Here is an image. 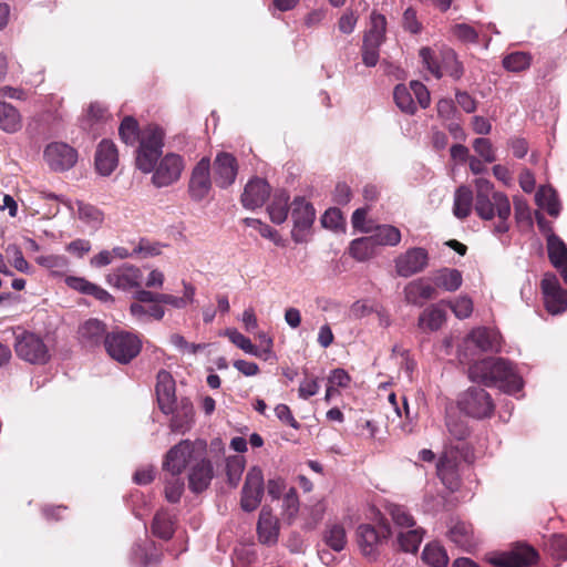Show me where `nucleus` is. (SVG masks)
Returning <instances> with one entry per match:
<instances>
[{
  "instance_id": "nucleus-1",
  "label": "nucleus",
  "mask_w": 567,
  "mask_h": 567,
  "mask_svg": "<svg viewBox=\"0 0 567 567\" xmlns=\"http://www.w3.org/2000/svg\"><path fill=\"white\" fill-rule=\"evenodd\" d=\"M474 209L483 220H492L497 217L493 228L494 235H503L509 230V216L512 207L506 194L497 192L492 182L485 178H476Z\"/></svg>"
},
{
  "instance_id": "nucleus-2",
  "label": "nucleus",
  "mask_w": 567,
  "mask_h": 567,
  "mask_svg": "<svg viewBox=\"0 0 567 567\" xmlns=\"http://www.w3.org/2000/svg\"><path fill=\"white\" fill-rule=\"evenodd\" d=\"M468 378L473 382L486 386H497L508 394H515L523 389V379L513 364L503 358H486L474 362L468 368Z\"/></svg>"
},
{
  "instance_id": "nucleus-3",
  "label": "nucleus",
  "mask_w": 567,
  "mask_h": 567,
  "mask_svg": "<svg viewBox=\"0 0 567 567\" xmlns=\"http://www.w3.org/2000/svg\"><path fill=\"white\" fill-rule=\"evenodd\" d=\"M164 136V131L155 124H148L141 130L135 162L143 173H152L154 169V164L163 152Z\"/></svg>"
},
{
  "instance_id": "nucleus-4",
  "label": "nucleus",
  "mask_w": 567,
  "mask_h": 567,
  "mask_svg": "<svg viewBox=\"0 0 567 567\" xmlns=\"http://www.w3.org/2000/svg\"><path fill=\"white\" fill-rule=\"evenodd\" d=\"M104 348L113 360L127 364L140 354L142 341L135 333L116 330L106 334Z\"/></svg>"
},
{
  "instance_id": "nucleus-5",
  "label": "nucleus",
  "mask_w": 567,
  "mask_h": 567,
  "mask_svg": "<svg viewBox=\"0 0 567 567\" xmlns=\"http://www.w3.org/2000/svg\"><path fill=\"white\" fill-rule=\"evenodd\" d=\"M14 351L19 359L31 364H45L50 359V350L43 339L37 333L20 330L14 331Z\"/></svg>"
},
{
  "instance_id": "nucleus-6",
  "label": "nucleus",
  "mask_w": 567,
  "mask_h": 567,
  "mask_svg": "<svg viewBox=\"0 0 567 567\" xmlns=\"http://www.w3.org/2000/svg\"><path fill=\"white\" fill-rule=\"evenodd\" d=\"M420 56L426 69L437 79L443 74L456 80L463 75V65L457 60L455 51L450 48H442L440 56H436L430 48H422Z\"/></svg>"
},
{
  "instance_id": "nucleus-7",
  "label": "nucleus",
  "mask_w": 567,
  "mask_h": 567,
  "mask_svg": "<svg viewBox=\"0 0 567 567\" xmlns=\"http://www.w3.org/2000/svg\"><path fill=\"white\" fill-rule=\"evenodd\" d=\"M206 443L204 441H182L173 446L166 454L164 468L174 475H179L186 466H192L200 454H205Z\"/></svg>"
},
{
  "instance_id": "nucleus-8",
  "label": "nucleus",
  "mask_w": 567,
  "mask_h": 567,
  "mask_svg": "<svg viewBox=\"0 0 567 567\" xmlns=\"http://www.w3.org/2000/svg\"><path fill=\"white\" fill-rule=\"evenodd\" d=\"M393 96L396 106L408 114H414L417 110L413 96L423 109H426L431 102L429 90L419 81H411L409 87L404 84H398L394 87Z\"/></svg>"
},
{
  "instance_id": "nucleus-9",
  "label": "nucleus",
  "mask_w": 567,
  "mask_h": 567,
  "mask_svg": "<svg viewBox=\"0 0 567 567\" xmlns=\"http://www.w3.org/2000/svg\"><path fill=\"white\" fill-rule=\"evenodd\" d=\"M291 218L293 228L291 237L295 243L302 244L308 241L309 231L316 219V210L311 203L305 197H296L291 203Z\"/></svg>"
},
{
  "instance_id": "nucleus-10",
  "label": "nucleus",
  "mask_w": 567,
  "mask_h": 567,
  "mask_svg": "<svg viewBox=\"0 0 567 567\" xmlns=\"http://www.w3.org/2000/svg\"><path fill=\"white\" fill-rule=\"evenodd\" d=\"M185 168L183 156L176 153H167L154 164L152 182L158 187H167L176 183Z\"/></svg>"
},
{
  "instance_id": "nucleus-11",
  "label": "nucleus",
  "mask_w": 567,
  "mask_h": 567,
  "mask_svg": "<svg viewBox=\"0 0 567 567\" xmlns=\"http://www.w3.org/2000/svg\"><path fill=\"white\" fill-rule=\"evenodd\" d=\"M499 333L489 328L480 327L473 329L471 333L464 339L463 348L460 351V361L466 363L468 361L467 351L472 348H477L482 352H497L501 349Z\"/></svg>"
},
{
  "instance_id": "nucleus-12",
  "label": "nucleus",
  "mask_w": 567,
  "mask_h": 567,
  "mask_svg": "<svg viewBox=\"0 0 567 567\" xmlns=\"http://www.w3.org/2000/svg\"><path fill=\"white\" fill-rule=\"evenodd\" d=\"M458 405L463 412L476 419L491 416L495 408L491 395L481 388H470L462 394Z\"/></svg>"
},
{
  "instance_id": "nucleus-13",
  "label": "nucleus",
  "mask_w": 567,
  "mask_h": 567,
  "mask_svg": "<svg viewBox=\"0 0 567 567\" xmlns=\"http://www.w3.org/2000/svg\"><path fill=\"white\" fill-rule=\"evenodd\" d=\"M391 535L389 525L380 524L378 527L370 524L359 525L357 542L363 556L374 560L378 556L379 545Z\"/></svg>"
},
{
  "instance_id": "nucleus-14",
  "label": "nucleus",
  "mask_w": 567,
  "mask_h": 567,
  "mask_svg": "<svg viewBox=\"0 0 567 567\" xmlns=\"http://www.w3.org/2000/svg\"><path fill=\"white\" fill-rule=\"evenodd\" d=\"M43 157L52 171L65 172L76 164L78 152L66 143L52 142L45 146Z\"/></svg>"
},
{
  "instance_id": "nucleus-15",
  "label": "nucleus",
  "mask_w": 567,
  "mask_h": 567,
  "mask_svg": "<svg viewBox=\"0 0 567 567\" xmlns=\"http://www.w3.org/2000/svg\"><path fill=\"white\" fill-rule=\"evenodd\" d=\"M540 288L548 312L559 315L567 309V290L560 287L555 274H545L540 282Z\"/></svg>"
},
{
  "instance_id": "nucleus-16",
  "label": "nucleus",
  "mask_w": 567,
  "mask_h": 567,
  "mask_svg": "<svg viewBox=\"0 0 567 567\" xmlns=\"http://www.w3.org/2000/svg\"><path fill=\"white\" fill-rule=\"evenodd\" d=\"M398 276L409 278L422 272L429 265V254L422 247H413L400 254L395 260Z\"/></svg>"
},
{
  "instance_id": "nucleus-17",
  "label": "nucleus",
  "mask_w": 567,
  "mask_h": 567,
  "mask_svg": "<svg viewBox=\"0 0 567 567\" xmlns=\"http://www.w3.org/2000/svg\"><path fill=\"white\" fill-rule=\"evenodd\" d=\"M264 495V475L259 467L248 471L241 491L240 506L245 512L255 511L261 503Z\"/></svg>"
},
{
  "instance_id": "nucleus-18",
  "label": "nucleus",
  "mask_w": 567,
  "mask_h": 567,
  "mask_svg": "<svg viewBox=\"0 0 567 567\" xmlns=\"http://www.w3.org/2000/svg\"><path fill=\"white\" fill-rule=\"evenodd\" d=\"M210 167V159L203 157L193 168L188 185V192L193 200H203L212 190Z\"/></svg>"
},
{
  "instance_id": "nucleus-19",
  "label": "nucleus",
  "mask_w": 567,
  "mask_h": 567,
  "mask_svg": "<svg viewBox=\"0 0 567 567\" xmlns=\"http://www.w3.org/2000/svg\"><path fill=\"white\" fill-rule=\"evenodd\" d=\"M210 168H213L214 182L218 187L227 188L235 183L238 163L233 154L219 152Z\"/></svg>"
},
{
  "instance_id": "nucleus-20",
  "label": "nucleus",
  "mask_w": 567,
  "mask_h": 567,
  "mask_svg": "<svg viewBox=\"0 0 567 567\" xmlns=\"http://www.w3.org/2000/svg\"><path fill=\"white\" fill-rule=\"evenodd\" d=\"M156 396L161 411L164 414L175 412V381L166 370H159L156 377Z\"/></svg>"
},
{
  "instance_id": "nucleus-21",
  "label": "nucleus",
  "mask_w": 567,
  "mask_h": 567,
  "mask_svg": "<svg viewBox=\"0 0 567 567\" xmlns=\"http://www.w3.org/2000/svg\"><path fill=\"white\" fill-rule=\"evenodd\" d=\"M142 272L138 267L124 264L121 267L113 269L106 276V282L121 290H131L141 286Z\"/></svg>"
},
{
  "instance_id": "nucleus-22",
  "label": "nucleus",
  "mask_w": 567,
  "mask_h": 567,
  "mask_svg": "<svg viewBox=\"0 0 567 567\" xmlns=\"http://www.w3.org/2000/svg\"><path fill=\"white\" fill-rule=\"evenodd\" d=\"M270 186L259 177L251 178L245 186L241 194V204L246 209H256L261 207L269 198Z\"/></svg>"
},
{
  "instance_id": "nucleus-23",
  "label": "nucleus",
  "mask_w": 567,
  "mask_h": 567,
  "mask_svg": "<svg viewBox=\"0 0 567 567\" xmlns=\"http://www.w3.org/2000/svg\"><path fill=\"white\" fill-rule=\"evenodd\" d=\"M214 476L213 465L210 461L204 457V454H200L198 460H196L189 468L188 474V486L193 493H200L205 491Z\"/></svg>"
},
{
  "instance_id": "nucleus-24",
  "label": "nucleus",
  "mask_w": 567,
  "mask_h": 567,
  "mask_svg": "<svg viewBox=\"0 0 567 567\" xmlns=\"http://www.w3.org/2000/svg\"><path fill=\"white\" fill-rule=\"evenodd\" d=\"M117 164L118 153L115 144L109 140L101 141L95 152L96 171L103 176H109L117 167Z\"/></svg>"
},
{
  "instance_id": "nucleus-25",
  "label": "nucleus",
  "mask_w": 567,
  "mask_h": 567,
  "mask_svg": "<svg viewBox=\"0 0 567 567\" xmlns=\"http://www.w3.org/2000/svg\"><path fill=\"white\" fill-rule=\"evenodd\" d=\"M404 297L408 303L421 307L426 300L437 297L434 285L421 278L409 282L404 288Z\"/></svg>"
},
{
  "instance_id": "nucleus-26",
  "label": "nucleus",
  "mask_w": 567,
  "mask_h": 567,
  "mask_svg": "<svg viewBox=\"0 0 567 567\" xmlns=\"http://www.w3.org/2000/svg\"><path fill=\"white\" fill-rule=\"evenodd\" d=\"M547 250L551 265L567 284V245L554 233L547 236Z\"/></svg>"
},
{
  "instance_id": "nucleus-27",
  "label": "nucleus",
  "mask_w": 567,
  "mask_h": 567,
  "mask_svg": "<svg viewBox=\"0 0 567 567\" xmlns=\"http://www.w3.org/2000/svg\"><path fill=\"white\" fill-rule=\"evenodd\" d=\"M257 533L260 543L266 545H274L277 543L279 534V522L272 515L271 509L262 507L259 514L257 524Z\"/></svg>"
},
{
  "instance_id": "nucleus-28",
  "label": "nucleus",
  "mask_w": 567,
  "mask_h": 567,
  "mask_svg": "<svg viewBox=\"0 0 567 567\" xmlns=\"http://www.w3.org/2000/svg\"><path fill=\"white\" fill-rule=\"evenodd\" d=\"M105 324L97 319H89L79 328V337L85 347H95L103 343L105 344L106 337Z\"/></svg>"
},
{
  "instance_id": "nucleus-29",
  "label": "nucleus",
  "mask_w": 567,
  "mask_h": 567,
  "mask_svg": "<svg viewBox=\"0 0 567 567\" xmlns=\"http://www.w3.org/2000/svg\"><path fill=\"white\" fill-rule=\"evenodd\" d=\"M447 537L465 550H471L475 546L472 526L464 522H451Z\"/></svg>"
},
{
  "instance_id": "nucleus-30",
  "label": "nucleus",
  "mask_w": 567,
  "mask_h": 567,
  "mask_svg": "<svg viewBox=\"0 0 567 567\" xmlns=\"http://www.w3.org/2000/svg\"><path fill=\"white\" fill-rule=\"evenodd\" d=\"M434 287L441 288L449 292L456 291L463 282L462 274L454 268H442L432 276Z\"/></svg>"
},
{
  "instance_id": "nucleus-31",
  "label": "nucleus",
  "mask_w": 567,
  "mask_h": 567,
  "mask_svg": "<svg viewBox=\"0 0 567 567\" xmlns=\"http://www.w3.org/2000/svg\"><path fill=\"white\" fill-rule=\"evenodd\" d=\"M446 321V312L440 305H431L419 317V328L425 332L439 330Z\"/></svg>"
},
{
  "instance_id": "nucleus-32",
  "label": "nucleus",
  "mask_w": 567,
  "mask_h": 567,
  "mask_svg": "<svg viewBox=\"0 0 567 567\" xmlns=\"http://www.w3.org/2000/svg\"><path fill=\"white\" fill-rule=\"evenodd\" d=\"M110 116V113L101 103L94 102L89 105L81 120V125L83 130L95 133L100 125L109 121Z\"/></svg>"
},
{
  "instance_id": "nucleus-33",
  "label": "nucleus",
  "mask_w": 567,
  "mask_h": 567,
  "mask_svg": "<svg viewBox=\"0 0 567 567\" xmlns=\"http://www.w3.org/2000/svg\"><path fill=\"white\" fill-rule=\"evenodd\" d=\"M194 413L193 404L187 398H182L179 402L175 400V412L172 414L171 427L174 432H183L192 421Z\"/></svg>"
},
{
  "instance_id": "nucleus-34",
  "label": "nucleus",
  "mask_w": 567,
  "mask_h": 567,
  "mask_svg": "<svg viewBox=\"0 0 567 567\" xmlns=\"http://www.w3.org/2000/svg\"><path fill=\"white\" fill-rule=\"evenodd\" d=\"M267 210L274 224L280 225L286 221L289 212V194L282 189L276 192Z\"/></svg>"
},
{
  "instance_id": "nucleus-35",
  "label": "nucleus",
  "mask_w": 567,
  "mask_h": 567,
  "mask_svg": "<svg viewBox=\"0 0 567 567\" xmlns=\"http://www.w3.org/2000/svg\"><path fill=\"white\" fill-rule=\"evenodd\" d=\"M475 198L473 192L467 186H460L454 194L453 214L464 219L470 216L474 207Z\"/></svg>"
},
{
  "instance_id": "nucleus-36",
  "label": "nucleus",
  "mask_w": 567,
  "mask_h": 567,
  "mask_svg": "<svg viewBox=\"0 0 567 567\" xmlns=\"http://www.w3.org/2000/svg\"><path fill=\"white\" fill-rule=\"evenodd\" d=\"M22 126L19 111L6 101L0 100V128L6 133L13 134Z\"/></svg>"
},
{
  "instance_id": "nucleus-37",
  "label": "nucleus",
  "mask_w": 567,
  "mask_h": 567,
  "mask_svg": "<svg viewBox=\"0 0 567 567\" xmlns=\"http://www.w3.org/2000/svg\"><path fill=\"white\" fill-rule=\"evenodd\" d=\"M323 542L334 551L343 550L348 543L344 526L340 523L328 524L323 532Z\"/></svg>"
},
{
  "instance_id": "nucleus-38",
  "label": "nucleus",
  "mask_w": 567,
  "mask_h": 567,
  "mask_svg": "<svg viewBox=\"0 0 567 567\" xmlns=\"http://www.w3.org/2000/svg\"><path fill=\"white\" fill-rule=\"evenodd\" d=\"M436 470L442 483L449 489L455 491L458 488L460 478L456 471L455 462L453 460H451L446 455L441 457L437 463Z\"/></svg>"
},
{
  "instance_id": "nucleus-39",
  "label": "nucleus",
  "mask_w": 567,
  "mask_h": 567,
  "mask_svg": "<svg viewBox=\"0 0 567 567\" xmlns=\"http://www.w3.org/2000/svg\"><path fill=\"white\" fill-rule=\"evenodd\" d=\"M535 202L540 208L546 209L550 216H558L560 204L556 190L553 187L540 186L535 195Z\"/></svg>"
},
{
  "instance_id": "nucleus-40",
  "label": "nucleus",
  "mask_w": 567,
  "mask_h": 567,
  "mask_svg": "<svg viewBox=\"0 0 567 567\" xmlns=\"http://www.w3.org/2000/svg\"><path fill=\"white\" fill-rule=\"evenodd\" d=\"M130 313L137 322H147L150 319L162 320L165 316V310L161 305L144 306L140 303H131Z\"/></svg>"
},
{
  "instance_id": "nucleus-41",
  "label": "nucleus",
  "mask_w": 567,
  "mask_h": 567,
  "mask_svg": "<svg viewBox=\"0 0 567 567\" xmlns=\"http://www.w3.org/2000/svg\"><path fill=\"white\" fill-rule=\"evenodd\" d=\"M386 20L385 17L372 12L370 17V27L364 34L363 41L382 44L385 38Z\"/></svg>"
},
{
  "instance_id": "nucleus-42",
  "label": "nucleus",
  "mask_w": 567,
  "mask_h": 567,
  "mask_svg": "<svg viewBox=\"0 0 567 567\" xmlns=\"http://www.w3.org/2000/svg\"><path fill=\"white\" fill-rule=\"evenodd\" d=\"M371 237L377 246H396L401 241V231L392 225H379Z\"/></svg>"
},
{
  "instance_id": "nucleus-43",
  "label": "nucleus",
  "mask_w": 567,
  "mask_h": 567,
  "mask_svg": "<svg viewBox=\"0 0 567 567\" xmlns=\"http://www.w3.org/2000/svg\"><path fill=\"white\" fill-rule=\"evenodd\" d=\"M375 248L377 245L371 236L357 238L351 241L350 255L359 261H364L374 255Z\"/></svg>"
},
{
  "instance_id": "nucleus-44",
  "label": "nucleus",
  "mask_w": 567,
  "mask_h": 567,
  "mask_svg": "<svg viewBox=\"0 0 567 567\" xmlns=\"http://www.w3.org/2000/svg\"><path fill=\"white\" fill-rule=\"evenodd\" d=\"M423 560L433 567H446L449 557L443 546L437 542L429 543L422 553Z\"/></svg>"
},
{
  "instance_id": "nucleus-45",
  "label": "nucleus",
  "mask_w": 567,
  "mask_h": 567,
  "mask_svg": "<svg viewBox=\"0 0 567 567\" xmlns=\"http://www.w3.org/2000/svg\"><path fill=\"white\" fill-rule=\"evenodd\" d=\"M424 530L422 528H412L406 532H399L398 544L401 550L405 553H416L422 543Z\"/></svg>"
},
{
  "instance_id": "nucleus-46",
  "label": "nucleus",
  "mask_w": 567,
  "mask_h": 567,
  "mask_svg": "<svg viewBox=\"0 0 567 567\" xmlns=\"http://www.w3.org/2000/svg\"><path fill=\"white\" fill-rule=\"evenodd\" d=\"M152 528L156 536L169 539L174 533V522L167 512L161 511L155 515Z\"/></svg>"
},
{
  "instance_id": "nucleus-47",
  "label": "nucleus",
  "mask_w": 567,
  "mask_h": 567,
  "mask_svg": "<svg viewBox=\"0 0 567 567\" xmlns=\"http://www.w3.org/2000/svg\"><path fill=\"white\" fill-rule=\"evenodd\" d=\"M79 218L84 221L91 229H97L103 221V214L96 207L79 203L78 204Z\"/></svg>"
},
{
  "instance_id": "nucleus-48",
  "label": "nucleus",
  "mask_w": 567,
  "mask_h": 567,
  "mask_svg": "<svg viewBox=\"0 0 567 567\" xmlns=\"http://www.w3.org/2000/svg\"><path fill=\"white\" fill-rule=\"evenodd\" d=\"M530 54L526 52H513L503 60V66L509 72H520L529 68Z\"/></svg>"
},
{
  "instance_id": "nucleus-49",
  "label": "nucleus",
  "mask_w": 567,
  "mask_h": 567,
  "mask_svg": "<svg viewBox=\"0 0 567 567\" xmlns=\"http://www.w3.org/2000/svg\"><path fill=\"white\" fill-rule=\"evenodd\" d=\"M140 132L137 122L132 116L124 117L118 128L121 140L126 145H134L140 138Z\"/></svg>"
},
{
  "instance_id": "nucleus-50",
  "label": "nucleus",
  "mask_w": 567,
  "mask_h": 567,
  "mask_svg": "<svg viewBox=\"0 0 567 567\" xmlns=\"http://www.w3.org/2000/svg\"><path fill=\"white\" fill-rule=\"evenodd\" d=\"M225 336H227L236 347L244 350L246 353L260 357L258 348L251 343L250 339L236 329H227L225 331Z\"/></svg>"
},
{
  "instance_id": "nucleus-51",
  "label": "nucleus",
  "mask_w": 567,
  "mask_h": 567,
  "mask_svg": "<svg viewBox=\"0 0 567 567\" xmlns=\"http://www.w3.org/2000/svg\"><path fill=\"white\" fill-rule=\"evenodd\" d=\"M389 512L393 523L400 528L412 529L415 525L414 518L409 513V511L401 505H391L389 507Z\"/></svg>"
},
{
  "instance_id": "nucleus-52",
  "label": "nucleus",
  "mask_w": 567,
  "mask_h": 567,
  "mask_svg": "<svg viewBox=\"0 0 567 567\" xmlns=\"http://www.w3.org/2000/svg\"><path fill=\"white\" fill-rule=\"evenodd\" d=\"M184 481L179 475L171 474L169 478H166L165 483V498L169 503H177L184 492Z\"/></svg>"
},
{
  "instance_id": "nucleus-53",
  "label": "nucleus",
  "mask_w": 567,
  "mask_h": 567,
  "mask_svg": "<svg viewBox=\"0 0 567 567\" xmlns=\"http://www.w3.org/2000/svg\"><path fill=\"white\" fill-rule=\"evenodd\" d=\"M38 264L52 270L53 274H63L68 269V259L60 255L41 256L37 259Z\"/></svg>"
},
{
  "instance_id": "nucleus-54",
  "label": "nucleus",
  "mask_w": 567,
  "mask_h": 567,
  "mask_svg": "<svg viewBox=\"0 0 567 567\" xmlns=\"http://www.w3.org/2000/svg\"><path fill=\"white\" fill-rule=\"evenodd\" d=\"M245 468V462L241 456H233L227 458L226 474L230 485L236 486L241 477Z\"/></svg>"
},
{
  "instance_id": "nucleus-55",
  "label": "nucleus",
  "mask_w": 567,
  "mask_h": 567,
  "mask_svg": "<svg viewBox=\"0 0 567 567\" xmlns=\"http://www.w3.org/2000/svg\"><path fill=\"white\" fill-rule=\"evenodd\" d=\"M446 303L458 319H466L473 312V301L467 296H461L453 301H447Z\"/></svg>"
},
{
  "instance_id": "nucleus-56",
  "label": "nucleus",
  "mask_w": 567,
  "mask_h": 567,
  "mask_svg": "<svg viewBox=\"0 0 567 567\" xmlns=\"http://www.w3.org/2000/svg\"><path fill=\"white\" fill-rule=\"evenodd\" d=\"M473 148L485 162L493 163L496 161L495 152L489 140L484 137L475 138Z\"/></svg>"
},
{
  "instance_id": "nucleus-57",
  "label": "nucleus",
  "mask_w": 567,
  "mask_h": 567,
  "mask_svg": "<svg viewBox=\"0 0 567 567\" xmlns=\"http://www.w3.org/2000/svg\"><path fill=\"white\" fill-rule=\"evenodd\" d=\"M161 244L153 243L148 239L142 238L138 244L134 247L133 254L140 255L143 258L157 256L161 254Z\"/></svg>"
},
{
  "instance_id": "nucleus-58",
  "label": "nucleus",
  "mask_w": 567,
  "mask_h": 567,
  "mask_svg": "<svg viewBox=\"0 0 567 567\" xmlns=\"http://www.w3.org/2000/svg\"><path fill=\"white\" fill-rule=\"evenodd\" d=\"M380 47H381V44L363 41L361 52H362V61L365 66L373 68L378 64Z\"/></svg>"
},
{
  "instance_id": "nucleus-59",
  "label": "nucleus",
  "mask_w": 567,
  "mask_h": 567,
  "mask_svg": "<svg viewBox=\"0 0 567 567\" xmlns=\"http://www.w3.org/2000/svg\"><path fill=\"white\" fill-rule=\"evenodd\" d=\"M452 34L462 42H476L478 38L475 29L466 23H457L453 25Z\"/></svg>"
},
{
  "instance_id": "nucleus-60",
  "label": "nucleus",
  "mask_w": 567,
  "mask_h": 567,
  "mask_svg": "<svg viewBox=\"0 0 567 567\" xmlns=\"http://www.w3.org/2000/svg\"><path fill=\"white\" fill-rule=\"evenodd\" d=\"M549 549L557 559H567V537L554 535L549 540Z\"/></svg>"
},
{
  "instance_id": "nucleus-61",
  "label": "nucleus",
  "mask_w": 567,
  "mask_h": 567,
  "mask_svg": "<svg viewBox=\"0 0 567 567\" xmlns=\"http://www.w3.org/2000/svg\"><path fill=\"white\" fill-rule=\"evenodd\" d=\"M321 224L328 229H338L342 225V215L338 208H329L321 217Z\"/></svg>"
},
{
  "instance_id": "nucleus-62",
  "label": "nucleus",
  "mask_w": 567,
  "mask_h": 567,
  "mask_svg": "<svg viewBox=\"0 0 567 567\" xmlns=\"http://www.w3.org/2000/svg\"><path fill=\"white\" fill-rule=\"evenodd\" d=\"M357 22L358 16L353 11L348 10L340 17L338 21V28L340 32L344 34H350L354 31Z\"/></svg>"
},
{
  "instance_id": "nucleus-63",
  "label": "nucleus",
  "mask_w": 567,
  "mask_h": 567,
  "mask_svg": "<svg viewBox=\"0 0 567 567\" xmlns=\"http://www.w3.org/2000/svg\"><path fill=\"white\" fill-rule=\"evenodd\" d=\"M161 296L162 293L153 292L145 289H138L134 292L133 298L135 299L134 303L144 305H161Z\"/></svg>"
},
{
  "instance_id": "nucleus-64",
  "label": "nucleus",
  "mask_w": 567,
  "mask_h": 567,
  "mask_svg": "<svg viewBox=\"0 0 567 567\" xmlns=\"http://www.w3.org/2000/svg\"><path fill=\"white\" fill-rule=\"evenodd\" d=\"M446 425L450 434L458 441L465 440L470 434L467 425L462 421L447 420Z\"/></svg>"
}]
</instances>
